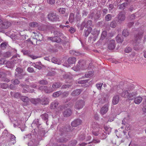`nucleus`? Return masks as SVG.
Wrapping results in <instances>:
<instances>
[{"instance_id": "nucleus-1", "label": "nucleus", "mask_w": 146, "mask_h": 146, "mask_svg": "<svg viewBox=\"0 0 146 146\" xmlns=\"http://www.w3.org/2000/svg\"><path fill=\"white\" fill-rule=\"evenodd\" d=\"M143 33V31L141 30L134 36L133 42V45L134 46L133 48L136 50H137L140 49L139 44L141 42Z\"/></svg>"}, {"instance_id": "nucleus-2", "label": "nucleus", "mask_w": 146, "mask_h": 146, "mask_svg": "<svg viewBox=\"0 0 146 146\" xmlns=\"http://www.w3.org/2000/svg\"><path fill=\"white\" fill-rule=\"evenodd\" d=\"M47 18L49 21L53 22L60 21L61 20L60 16L53 12L48 13L47 15Z\"/></svg>"}, {"instance_id": "nucleus-3", "label": "nucleus", "mask_w": 146, "mask_h": 146, "mask_svg": "<svg viewBox=\"0 0 146 146\" xmlns=\"http://www.w3.org/2000/svg\"><path fill=\"white\" fill-rule=\"evenodd\" d=\"M85 105V102L83 100H80L77 101L74 106V108L77 110L82 108Z\"/></svg>"}, {"instance_id": "nucleus-4", "label": "nucleus", "mask_w": 146, "mask_h": 146, "mask_svg": "<svg viewBox=\"0 0 146 146\" xmlns=\"http://www.w3.org/2000/svg\"><path fill=\"white\" fill-rule=\"evenodd\" d=\"M38 89L44 91L46 93H50L54 91V90L52 88H48L46 86H41L38 88Z\"/></svg>"}, {"instance_id": "nucleus-5", "label": "nucleus", "mask_w": 146, "mask_h": 146, "mask_svg": "<svg viewBox=\"0 0 146 146\" xmlns=\"http://www.w3.org/2000/svg\"><path fill=\"white\" fill-rule=\"evenodd\" d=\"M11 25V23L8 21L5 20L0 23V28L1 29H6Z\"/></svg>"}, {"instance_id": "nucleus-6", "label": "nucleus", "mask_w": 146, "mask_h": 146, "mask_svg": "<svg viewBox=\"0 0 146 146\" xmlns=\"http://www.w3.org/2000/svg\"><path fill=\"white\" fill-rule=\"evenodd\" d=\"M109 96L107 94L104 93L102 95V97L99 99V102L101 104H104L108 101Z\"/></svg>"}, {"instance_id": "nucleus-7", "label": "nucleus", "mask_w": 146, "mask_h": 146, "mask_svg": "<svg viewBox=\"0 0 146 146\" xmlns=\"http://www.w3.org/2000/svg\"><path fill=\"white\" fill-rule=\"evenodd\" d=\"M57 129L59 130V131L61 133V135H63L64 133L66 132H68L71 131V127L69 125L65 127H63L60 129H59V127H57Z\"/></svg>"}, {"instance_id": "nucleus-8", "label": "nucleus", "mask_w": 146, "mask_h": 146, "mask_svg": "<svg viewBox=\"0 0 146 146\" xmlns=\"http://www.w3.org/2000/svg\"><path fill=\"white\" fill-rule=\"evenodd\" d=\"M109 107L108 104L104 105L101 109L100 113L102 115L105 114L108 111Z\"/></svg>"}, {"instance_id": "nucleus-9", "label": "nucleus", "mask_w": 146, "mask_h": 146, "mask_svg": "<svg viewBox=\"0 0 146 146\" xmlns=\"http://www.w3.org/2000/svg\"><path fill=\"white\" fill-rule=\"evenodd\" d=\"M137 95V91H134L131 92H129L128 100H132L134 99Z\"/></svg>"}, {"instance_id": "nucleus-10", "label": "nucleus", "mask_w": 146, "mask_h": 146, "mask_svg": "<svg viewBox=\"0 0 146 146\" xmlns=\"http://www.w3.org/2000/svg\"><path fill=\"white\" fill-rule=\"evenodd\" d=\"M81 123L82 121L80 119H77L72 121L71 124L72 127H76L81 124Z\"/></svg>"}, {"instance_id": "nucleus-11", "label": "nucleus", "mask_w": 146, "mask_h": 146, "mask_svg": "<svg viewBox=\"0 0 146 146\" xmlns=\"http://www.w3.org/2000/svg\"><path fill=\"white\" fill-rule=\"evenodd\" d=\"M118 19L120 21H124L125 17L124 13L123 12H120L118 15Z\"/></svg>"}, {"instance_id": "nucleus-12", "label": "nucleus", "mask_w": 146, "mask_h": 146, "mask_svg": "<svg viewBox=\"0 0 146 146\" xmlns=\"http://www.w3.org/2000/svg\"><path fill=\"white\" fill-rule=\"evenodd\" d=\"M72 113L71 110L69 108L65 110L63 112L64 116L65 117H68L70 116Z\"/></svg>"}, {"instance_id": "nucleus-13", "label": "nucleus", "mask_w": 146, "mask_h": 146, "mask_svg": "<svg viewBox=\"0 0 146 146\" xmlns=\"http://www.w3.org/2000/svg\"><path fill=\"white\" fill-rule=\"evenodd\" d=\"M83 63V62L82 61H79L78 62V64H77L76 66L73 68H75V69H74V70L76 71H79L81 68Z\"/></svg>"}, {"instance_id": "nucleus-14", "label": "nucleus", "mask_w": 146, "mask_h": 146, "mask_svg": "<svg viewBox=\"0 0 146 146\" xmlns=\"http://www.w3.org/2000/svg\"><path fill=\"white\" fill-rule=\"evenodd\" d=\"M40 103L43 105H46L48 104L49 102V99L46 97H43L41 100L40 99Z\"/></svg>"}, {"instance_id": "nucleus-15", "label": "nucleus", "mask_w": 146, "mask_h": 146, "mask_svg": "<svg viewBox=\"0 0 146 146\" xmlns=\"http://www.w3.org/2000/svg\"><path fill=\"white\" fill-rule=\"evenodd\" d=\"M119 100V96L118 95L114 96L112 100V104L115 105L118 103Z\"/></svg>"}, {"instance_id": "nucleus-16", "label": "nucleus", "mask_w": 146, "mask_h": 146, "mask_svg": "<svg viewBox=\"0 0 146 146\" xmlns=\"http://www.w3.org/2000/svg\"><path fill=\"white\" fill-rule=\"evenodd\" d=\"M35 39L37 41H41L43 40V37L42 35L39 33H35Z\"/></svg>"}, {"instance_id": "nucleus-17", "label": "nucleus", "mask_w": 146, "mask_h": 146, "mask_svg": "<svg viewBox=\"0 0 146 146\" xmlns=\"http://www.w3.org/2000/svg\"><path fill=\"white\" fill-rule=\"evenodd\" d=\"M115 42L114 40H112L110 41L109 44L108 48L111 50L113 49L115 47Z\"/></svg>"}, {"instance_id": "nucleus-18", "label": "nucleus", "mask_w": 146, "mask_h": 146, "mask_svg": "<svg viewBox=\"0 0 146 146\" xmlns=\"http://www.w3.org/2000/svg\"><path fill=\"white\" fill-rule=\"evenodd\" d=\"M50 39L52 42L59 43L61 41V39L58 36H54L49 38Z\"/></svg>"}, {"instance_id": "nucleus-19", "label": "nucleus", "mask_w": 146, "mask_h": 146, "mask_svg": "<svg viewBox=\"0 0 146 146\" xmlns=\"http://www.w3.org/2000/svg\"><path fill=\"white\" fill-rule=\"evenodd\" d=\"M82 91L81 89H76L74 90L71 93V95L72 96H76L79 95Z\"/></svg>"}, {"instance_id": "nucleus-20", "label": "nucleus", "mask_w": 146, "mask_h": 146, "mask_svg": "<svg viewBox=\"0 0 146 146\" xmlns=\"http://www.w3.org/2000/svg\"><path fill=\"white\" fill-rule=\"evenodd\" d=\"M104 130L103 131L106 134H109L111 131V128L109 125L104 126Z\"/></svg>"}, {"instance_id": "nucleus-21", "label": "nucleus", "mask_w": 146, "mask_h": 146, "mask_svg": "<svg viewBox=\"0 0 146 146\" xmlns=\"http://www.w3.org/2000/svg\"><path fill=\"white\" fill-rule=\"evenodd\" d=\"M61 85L62 84L59 82H55L53 84L52 86V88L53 89L54 91V90L60 87L61 86Z\"/></svg>"}, {"instance_id": "nucleus-22", "label": "nucleus", "mask_w": 146, "mask_h": 146, "mask_svg": "<svg viewBox=\"0 0 146 146\" xmlns=\"http://www.w3.org/2000/svg\"><path fill=\"white\" fill-rule=\"evenodd\" d=\"M129 91L127 90H124L123 91L120 95L122 97L125 98H127L128 99Z\"/></svg>"}, {"instance_id": "nucleus-23", "label": "nucleus", "mask_w": 146, "mask_h": 146, "mask_svg": "<svg viewBox=\"0 0 146 146\" xmlns=\"http://www.w3.org/2000/svg\"><path fill=\"white\" fill-rule=\"evenodd\" d=\"M143 98L139 96L137 97H136L134 99V102L136 104H139L141 102Z\"/></svg>"}, {"instance_id": "nucleus-24", "label": "nucleus", "mask_w": 146, "mask_h": 146, "mask_svg": "<svg viewBox=\"0 0 146 146\" xmlns=\"http://www.w3.org/2000/svg\"><path fill=\"white\" fill-rule=\"evenodd\" d=\"M101 12L100 11H96V13L95 15L94 19L95 20L99 19L101 16Z\"/></svg>"}, {"instance_id": "nucleus-25", "label": "nucleus", "mask_w": 146, "mask_h": 146, "mask_svg": "<svg viewBox=\"0 0 146 146\" xmlns=\"http://www.w3.org/2000/svg\"><path fill=\"white\" fill-rule=\"evenodd\" d=\"M11 95L14 97L18 98H20L21 97V94L18 92H10Z\"/></svg>"}, {"instance_id": "nucleus-26", "label": "nucleus", "mask_w": 146, "mask_h": 146, "mask_svg": "<svg viewBox=\"0 0 146 146\" xmlns=\"http://www.w3.org/2000/svg\"><path fill=\"white\" fill-rule=\"evenodd\" d=\"M58 104V102L56 100H55L52 102L51 104L50 108L51 109H54L56 108Z\"/></svg>"}, {"instance_id": "nucleus-27", "label": "nucleus", "mask_w": 146, "mask_h": 146, "mask_svg": "<svg viewBox=\"0 0 146 146\" xmlns=\"http://www.w3.org/2000/svg\"><path fill=\"white\" fill-rule=\"evenodd\" d=\"M87 28V29L85 30L84 31V33L85 37L88 36L90 33L91 32L92 29L91 27H89Z\"/></svg>"}, {"instance_id": "nucleus-28", "label": "nucleus", "mask_w": 146, "mask_h": 146, "mask_svg": "<svg viewBox=\"0 0 146 146\" xmlns=\"http://www.w3.org/2000/svg\"><path fill=\"white\" fill-rule=\"evenodd\" d=\"M76 61V58L74 57L69 58L68 60V63L70 64L75 63Z\"/></svg>"}, {"instance_id": "nucleus-29", "label": "nucleus", "mask_w": 146, "mask_h": 146, "mask_svg": "<svg viewBox=\"0 0 146 146\" xmlns=\"http://www.w3.org/2000/svg\"><path fill=\"white\" fill-rule=\"evenodd\" d=\"M92 128L93 129L99 130V129L100 128V127L98 124L96 122H94L92 124Z\"/></svg>"}, {"instance_id": "nucleus-30", "label": "nucleus", "mask_w": 146, "mask_h": 146, "mask_svg": "<svg viewBox=\"0 0 146 146\" xmlns=\"http://www.w3.org/2000/svg\"><path fill=\"white\" fill-rule=\"evenodd\" d=\"M40 99L38 98L36 99L33 98L31 100V103L35 104H36L40 103Z\"/></svg>"}, {"instance_id": "nucleus-31", "label": "nucleus", "mask_w": 146, "mask_h": 146, "mask_svg": "<svg viewBox=\"0 0 146 146\" xmlns=\"http://www.w3.org/2000/svg\"><path fill=\"white\" fill-rule=\"evenodd\" d=\"M116 38L117 42L118 43H122L123 41V38L121 35H118Z\"/></svg>"}, {"instance_id": "nucleus-32", "label": "nucleus", "mask_w": 146, "mask_h": 146, "mask_svg": "<svg viewBox=\"0 0 146 146\" xmlns=\"http://www.w3.org/2000/svg\"><path fill=\"white\" fill-rule=\"evenodd\" d=\"M40 117L43 120L46 121V123L48 125V124L47 123V120L48 119V115L47 113H44L43 114H42L40 115Z\"/></svg>"}, {"instance_id": "nucleus-33", "label": "nucleus", "mask_w": 146, "mask_h": 146, "mask_svg": "<svg viewBox=\"0 0 146 146\" xmlns=\"http://www.w3.org/2000/svg\"><path fill=\"white\" fill-rule=\"evenodd\" d=\"M38 24L35 22H31L29 24V26L32 28L38 27Z\"/></svg>"}, {"instance_id": "nucleus-34", "label": "nucleus", "mask_w": 146, "mask_h": 146, "mask_svg": "<svg viewBox=\"0 0 146 146\" xmlns=\"http://www.w3.org/2000/svg\"><path fill=\"white\" fill-rule=\"evenodd\" d=\"M68 141V139H67L62 137L59 138L58 140V141L60 143H64Z\"/></svg>"}, {"instance_id": "nucleus-35", "label": "nucleus", "mask_w": 146, "mask_h": 146, "mask_svg": "<svg viewBox=\"0 0 146 146\" xmlns=\"http://www.w3.org/2000/svg\"><path fill=\"white\" fill-rule=\"evenodd\" d=\"M8 45V44L7 42H5L1 43L0 45V47L3 49H5L7 46Z\"/></svg>"}, {"instance_id": "nucleus-36", "label": "nucleus", "mask_w": 146, "mask_h": 146, "mask_svg": "<svg viewBox=\"0 0 146 146\" xmlns=\"http://www.w3.org/2000/svg\"><path fill=\"white\" fill-rule=\"evenodd\" d=\"M62 94V92L61 91H58L54 93L52 95L53 97L56 98Z\"/></svg>"}, {"instance_id": "nucleus-37", "label": "nucleus", "mask_w": 146, "mask_h": 146, "mask_svg": "<svg viewBox=\"0 0 146 146\" xmlns=\"http://www.w3.org/2000/svg\"><path fill=\"white\" fill-rule=\"evenodd\" d=\"M127 5V3H123L120 5L119 7V9H124L125 7H126Z\"/></svg>"}, {"instance_id": "nucleus-38", "label": "nucleus", "mask_w": 146, "mask_h": 146, "mask_svg": "<svg viewBox=\"0 0 146 146\" xmlns=\"http://www.w3.org/2000/svg\"><path fill=\"white\" fill-rule=\"evenodd\" d=\"M93 75V72L92 71H90L88 72L85 74V76L86 78H90Z\"/></svg>"}, {"instance_id": "nucleus-39", "label": "nucleus", "mask_w": 146, "mask_h": 146, "mask_svg": "<svg viewBox=\"0 0 146 146\" xmlns=\"http://www.w3.org/2000/svg\"><path fill=\"white\" fill-rule=\"evenodd\" d=\"M74 14L72 13H71L70 15L69 21L70 23H72L74 19Z\"/></svg>"}, {"instance_id": "nucleus-40", "label": "nucleus", "mask_w": 146, "mask_h": 146, "mask_svg": "<svg viewBox=\"0 0 146 146\" xmlns=\"http://www.w3.org/2000/svg\"><path fill=\"white\" fill-rule=\"evenodd\" d=\"M15 78H17L19 79H21L23 78L25 74H17L15 75Z\"/></svg>"}, {"instance_id": "nucleus-41", "label": "nucleus", "mask_w": 146, "mask_h": 146, "mask_svg": "<svg viewBox=\"0 0 146 146\" xmlns=\"http://www.w3.org/2000/svg\"><path fill=\"white\" fill-rule=\"evenodd\" d=\"M70 53L73 55L76 56L79 55L80 54V53L77 51L75 50H71L70 51Z\"/></svg>"}, {"instance_id": "nucleus-42", "label": "nucleus", "mask_w": 146, "mask_h": 146, "mask_svg": "<svg viewBox=\"0 0 146 146\" xmlns=\"http://www.w3.org/2000/svg\"><path fill=\"white\" fill-rule=\"evenodd\" d=\"M9 86L6 83H2L0 84V87L2 88L6 89Z\"/></svg>"}, {"instance_id": "nucleus-43", "label": "nucleus", "mask_w": 146, "mask_h": 146, "mask_svg": "<svg viewBox=\"0 0 146 146\" xmlns=\"http://www.w3.org/2000/svg\"><path fill=\"white\" fill-rule=\"evenodd\" d=\"M129 35V31L127 29H124L122 32V35L125 37L128 36Z\"/></svg>"}, {"instance_id": "nucleus-44", "label": "nucleus", "mask_w": 146, "mask_h": 146, "mask_svg": "<svg viewBox=\"0 0 146 146\" xmlns=\"http://www.w3.org/2000/svg\"><path fill=\"white\" fill-rule=\"evenodd\" d=\"M38 83L40 84L44 85H47L48 84V82L46 80H39L38 82Z\"/></svg>"}, {"instance_id": "nucleus-45", "label": "nucleus", "mask_w": 146, "mask_h": 146, "mask_svg": "<svg viewBox=\"0 0 146 146\" xmlns=\"http://www.w3.org/2000/svg\"><path fill=\"white\" fill-rule=\"evenodd\" d=\"M22 52L23 53L24 55H27L29 57L31 53L30 51L29 50H23Z\"/></svg>"}, {"instance_id": "nucleus-46", "label": "nucleus", "mask_w": 146, "mask_h": 146, "mask_svg": "<svg viewBox=\"0 0 146 146\" xmlns=\"http://www.w3.org/2000/svg\"><path fill=\"white\" fill-rule=\"evenodd\" d=\"M16 72L15 73V75H16V74H21L23 70L21 68H17L15 70Z\"/></svg>"}, {"instance_id": "nucleus-47", "label": "nucleus", "mask_w": 146, "mask_h": 146, "mask_svg": "<svg viewBox=\"0 0 146 146\" xmlns=\"http://www.w3.org/2000/svg\"><path fill=\"white\" fill-rule=\"evenodd\" d=\"M117 23L115 20L112 21L111 23L110 26L112 28H115L116 26Z\"/></svg>"}, {"instance_id": "nucleus-48", "label": "nucleus", "mask_w": 146, "mask_h": 146, "mask_svg": "<svg viewBox=\"0 0 146 146\" xmlns=\"http://www.w3.org/2000/svg\"><path fill=\"white\" fill-rule=\"evenodd\" d=\"M95 14L94 13L93 11H92L90 13V14L88 15V17L89 18L92 19L94 17Z\"/></svg>"}, {"instance_id": "nucleus-49", "label": "nucleus", "mask_w": 146, "mask_h": 146, "mask_svg": "<svg viewBox=\"0 0 146 146\" xmlns=\"http://www.w3.org/2000/svg\"><path fill=\"white\" fill-rule=\"evenodd\" d=\"M85 138V134H81L79 135L78 137V139L82 141L84 140Z\"/></svg>"}, {"instance_id": "nucleus-50", "label": "nucleus", "mask_w": 146, "mask_h": 146, "mask_svg": "<svg viewBox=\"0 0 146 146\" xmlns=\"http://www.w3.org/2000/svg\"><path fill=\"white\" fill-rule=\"evenodd\" d=\"M66 11V9L63 8H61L58 9L59 12L62 14H64L65 13Z\"/></svg>"}, {"instance_id": "nucleus-51", "label": "nucleus", "mask_w": 146, "mask_h": 146, "mask_svg": "<svg viewBox=\"0 0 146 146\" xmlns=\"http://www.w3.org/2000/svg\"><path fill=\"white\" fill-rule=\"evenodd\" d=\"M99 130L97 129H93L92 131V134L95 136L98 135L99 134L98 131Z\"/></svg>"}, {"instance_id": "nucleus-52", "label": "nucleus", "mask_w": 146, "mask_h": 146, "mask_svg": "<svg viewBox=\"0 0 146 146\" xmlns=\"http://www.w3.org/2000/svg\"><path fill=\"white\" fill-rule=\"evenodd\" d=\"M86 21L85 20V19L82 22V24L81 25V27H80V30H82L84 27H85L86 28Z\"/></svg>"}, {"instance_id": "nucleus-53", "label": "nucleus", "mask_w": 146, "mask_h": 146, "mask_svg": "<svg viewBox=\"0 0 146 146\" xmlns=\"http://www.w3.org/2000/svg\"><path fill=\"white\" fill-rule=\"evenodd\" d=\"M107 35V32L106 31H104L102 33L100 39L102 40H103Z\"/></svg>"}, {"instance_id": "nucleus-54", "label": "nucleus", "mask_w": 146, "mask_h": 146, "mask_svg": "<svg viewBox=\"0 0 146 146\" xmlns=\"http://www.w3.org/2000/svg\"><path fill=\"white\" fill-rule=\"evenodd\" d=\"M111 15L110 14H108L105 17V19L106 21H108L111 20Z\"/></svg>"}, {"instance_id": "nucleus-55", "label": "nucleus", "mask_w": 146, "mask_h": 146, "mask_svg": "<svg viewBox=\"0 0 146 146\" xmlns=\"http://www.w3.org/2000/svg\"><path fill=\"white\" fill-rule=\"evenodd\" d=\"M92 21L91 20H89L87 21L86 23V27L87 28L90 27L92 25Z\"/></svg>"}, {"instance_id": "nucleus-56", "label": "nucleus", "mask_w": 146, "mask_h": 146, "mask_svg": "<svg viewBox=\"0 0 146 146\" xmlns=\"http://www.w3.org/2000/svg\"><path fill=\"white\" fill-rule=\"evenodd\" d=\"M11 82L14 84H18L20 83V81L17 79H13L11 80Z\"/></svg>"}, {"instance_id": "nucleus-57", "label": "nucleus", "mask_w": 146, "mask_h": 146, "mask_svg": "<svg viewBox=\"0 0 146 146\" xmlns=\"http://www.w3.org/2000/svg\"><path fill=\"white\" fill-rule=\"evenodd\" d=\"M77 143V141L76 140H74L72 141L69 144V146H74Z\"/></svg>"}, {"instance_id": "nucleus-58", "label": "nucleus", "mask_w": 146, "mask_h": 146, "mask_svg": "<svg viewBox=\"0 0 146 146\" xmlns=\"http://www.w3.org/2000/svg\"><path fill=\"white\" fill-rule=\"evenodd\" d=\"M11 56V53L10 52H7L4 54V56L6 58H8Z\"/></svg>"}, {"instance_id": "nucleus-59", "label": "nucleus", "mask_w": 146, "mask_h": 146, "mask_svg": "<svg viewBox=\"0 0 146 146\" xmlns=\"http://www.w3.org/2000/svg\"><path fill=\"white\" fill-rule=\"evenodd\" d=\"M53 33L55 36H59L61 35L62 33L57 31H55Z\"/></svg>"}, {"instance_id": "nucleus-60", "label": "nucleus", "mask_w": 146, "mask_h": 146, "mask_svg": "<svg viewBox=\"0 0 146 146\" xmlns=\"http://www.w3.org/2000/svg\"><path fill=\"white\" fill-rule=\"evenodd\" d=\"M21 98L24 102H27L28 100V98L26 96H22Z\"/></svg>"}, {"instance_id": "nucleus-61", "label": "nucleus", "mask_w": 146, "mask_h": 146, "mask_svg": "<svg viewBox=\"0 0 146 146\" xmlns=\"http://www.w3.org/2000/svg\"><path fill=\"white\" fill-rule=\"evenodd\" d=\"M132 50V48L130 47H128L126 48L125 50V52L126 53H129L131 52Z\"/></svg>"}, {"instance_id": "nucleus-62", "label": "nucleus", "mask_w": 146, "mask_h": 146, "mask_svg": "<svg viewBox=\"0 0 146 146\" xmlns=\"http://www.w3.org/2000/svg\"><path fill=\"white\" fill-rule=\"evenodd\" d=\"M102 85L103 83L97 84L96 85V86L98 89L101 90Z\"/></svg>"}, {"instance_id": "nucleus-63", "label": "nucleus", "mask_w": 146, "mask_h": 146, "mask_svg": "<svg viewBox=\"0 0 146 146\" xmlns=\"http://www.w3.org/2000/svg\"><path fill=\"white\" fill-rule=\"evenodd\" d=\"M70 85L68 84L63 85L62 86L61 88L62 89H65L69 88L70 87Z\"/></svg>"}, {"instance_id": "nucleus-64", "label": "nucleus", "mask_w": 146, "mask_h": 146, "mask_svg": "<svg viewBox=\"0 0 146 146\" xmlns=\"http://www.w3.org/2000/svg\"><path fill=\"white\" fill-rule=\"evenodd\" d=\"M63 77L65 79H70L71 78V76L70 74H66L63 75Z\"/></svg>"}]
</instances>
